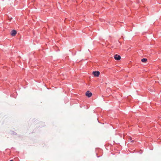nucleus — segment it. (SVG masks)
Returning <instances> with one entry per match:
<instances>
[{"label": "nucleus", "instance_id": "1", "mask_svg": "<svg viewBox=\"0 0 161 161\" xmlns=\"http://www.w3.org/2000/svg\"><path fill=\"white\" fill-rule=\"evenodd\" d=\"M100 74V72L97 71H93L92 73V74L95 77H98Z\"/></svg>", "mask_w": 161, "mask_h": 161}, {"label": "nucleus", "instance_id": "2", "mask_svg": "<svg viewBox=\"0 0 161 161\" xmlns=\"http://www.w3.org/2000/svg\"><path fill=\"white\" fill-rule=\"evenodd\" d=\"M92 93L89 91H87L86 93V95L88 97H90L92 96Z\"/></svg>", "mask_w": 161, "mask_h": 161}, {"label": "nucleus", "instance_id": "3", "mask_svg": "<svg viewBox=\"0 0 161 161\" xmlns=\"http://www.w3.org/2000/svg\"><path fill=\"white\" fill-rule=\"evenodd\" d=\"M114 59L117 60H119L121 58V57L119 55L116 54L114 56Z\"/></svg>", "mask_w": 161, "mask_h": 161}, {"label": "nucleus", "instance_id": "4", "mask_svg": "<svg viewBox=\"0 0 161 161\" xmlns=\"http://www.w3.org/2000/svg\"><path fill=\"white\" fill-rule=\"evenodd\" d=\"M16 33V31L14 30H13L11 32V34L12 36H14L15 35Z\"/></svg>", "mask_w": 161, "mask_h": 161}, {"label": "nucleus", "instance_id": "5", "mask_svg": "<svg viewBox=\"0 0 161 161\" xmlns=\"http://www.w3.org/2000/svg\"><path fill=\"white\" fill-rule=\"evenodd\" d=\"M147 61V59L146 58H143L142 59L141 61L143 62H146Z\"/></svg>", "mask_w": 161, "mask_h": 161}, {"label": "nucleus", "instance_id": "6", "mask_svg": "<svg viewBox=\"0 0 161 161\" xmlns=\"http://www.w3.org/2000/svg\"><path fill=\"white\" fill-rule=\"evenodd\" d=\"M131 142H134V140L132 141Z\"/></svg>", "mask_w": 161, "mask_h": 161}, {"label": "nucleus", "instance_id": "7", "mask_svg": "<svg viewBox=\"0 0 161 161\" xmlns=\"http://www.w3.org/2000/svg\"><path fill=\"white\" fill-rule=\"evenodd\" d=\"M10 161H13V160H10Z\"/></svg>", "mask_w": 161, "mask_h": 161}]
</instances>
